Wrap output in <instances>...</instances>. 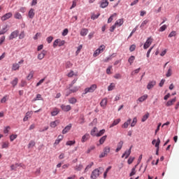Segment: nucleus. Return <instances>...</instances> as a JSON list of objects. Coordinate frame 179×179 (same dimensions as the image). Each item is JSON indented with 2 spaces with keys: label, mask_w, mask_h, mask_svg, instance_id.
Segmentation results:
<instances>
[{
  "label": "nucleus",
  "mask_w": 179,
  "mask_h": 179,
  "mask_svg": "<svg viewBox=\"0 0 179 179\" xmlns=\"http://www.w3.org/2000/svg\"><path fill=\"white\" fill-rule=\"evenodd\" d=\"M171 75H173V70L171 69V66L168 69L166 76V78H170V76H171Z\"/></svg>",
  "instance_id": "35"
},
{
  "label": "nucleus",
  "mask_w": 179,
  "mask_h": 179,
  "mask_svg": "<svg viewBox=\"0 0 179 179\" xmlns=\"http://www.w3.org/2000/svg\"><path fill=\"white\" fill-rule=\"evenodd\" d=\"M26 35L24 34V31H21L19 35L20 40H22Z\"/></svg>",
  "instance_id": "64"
},
{
  "label": "nucleus",
  "mask_w": 179,
  "mask_h": 179,
  "mask_svg": "<svg viewBox=\"0 0 179 179\" xmlns=\"http://www.w3.org/2000/svg\"><path fill=\"white\" fill-rule=\"evenodd\" d=\"M106 50V45H101L98 49L95 50L94 52V57H98V55H100L103 51Z\"/></svg>",
  "instance_id": "3"
},
{
  "label": "nucleus",
  "mask_w": 179,
  "mask_h": 179,
  "mask_svg": "<svg viewBox=\"0 0 179 179\" xmlns=\"http://www.w3.org/2000/svg\"><path fill=\"white\" fill-rule=\"evenodd\" d=\"M110 147L107 146L103 148V152L101 153V155H99L100 159L103 158V157H106V156H107L109 152H110Z\"/></svg>",
  "instance_id": "4"
},
{
  "label": "nucleus",
  "mask_w": 179,
  "mask_h": 179,
  "mask_svg": "<svg viewBox=\"0 0 179 179\" xmlns=\"http://www.w3.org/2000/svg\"><path fill=\"white\" fill-rule=\"evenodd\" d=\"M82 169H83V165H82V164L76 165L74 167V170H76V171H80V170H82Z\"/></svg>",
  "instance_id": "38"
},
{
  "label": "nucleus",
  "mask_w": 179,
  "mask_h": 179,
  "mask_svg": "<svg viewBox=\"0 0 179 179\" xmlns=\"http://www.w3.org/2000/svg\"><path fill=\"white\" fill-rule=\"evenodd\" d=\"M121 122V119H116L113 121V124L110 125V128H113V127H115V125H118Z\"/></svg>",
  "instance_id": "23"
},
{
  "label": "nucleus",
  "mask_w": 179,
  "mask_h": 179,
  "mask_svg": "<svg viewBox=\"0 0 179 179\" xmlns=\"http://www.w3.org/2000/svg\"><path fill=\"white\" fill-rule=\"evenodd\" d=\"M37 100H43V98L41 97V94H38L36 96V98H34L32 101H37Z\"/></svg>",
  "instance_id": "45"
},
{
  "label": "nucleus",
  "mask_w": 179,
  "mask_h": 179,
  "mask_svg": "<svg viewBox=\"0 0 179 179\" xmlns=\"http://www.w3.org/2000/svg\"><path fill=\"white\" fill-rule=\"evenodd\" d=\"M148 99V94H145L141 97H139L138 99V101H139L140 103H142L143 101H145V100H146Z\"/></svg>",
  "instance_id": "26"
},
{
  "label": "nucleus",
  "mask_w": 179,
  "mask_h": 179,
  "mask_svg": "<svg viewBox=\"0 0 179 179\" xmlns=\"http://www.w3.org/2000/svg\"><path fill=\"white\" fill-rule=\"evenodd\" d=\"M9 148V143L8 141L3 142L1 145V149H8Z\"/></svg>",
  "instance_id": "32"
},
{
  "label": "nucleus",
  "mask_w": 179,
  "mask_h": 179,
  "mask_svg": "<svg viewBox=\"0 0 179 179\" xmlns=\"http://www.w3.org/2000/svg\"><path fill=\"white\" fill-rule=\"evenodd\" d=\"M115 57H117V54L113 53L110 56L104 59L103 62H108V61H111V59H113V58H114Z\"/></svg>",
  "instance_id": "17"
},
{
  "label": "nucleus",
  "mask_w": 179,
  "mask_h": 179,
  "mask_svg": "<svg viewBox=\"0 0 179 179\" xmlns=\"http://www.w3.org/2000/svg\"><path fill=\"white\" fill-rule=\"evenodd\" d=\"M17 82H19V79H17V78H15L11 82V85L13 86V87H15V86H16V85H17Z\"/></svg>",
  "instance_id": "46"
},
{
  "label": "nucleus",
  "mask_w": 179,
  "mask_h": 179,
  "mask_svg": "<svg viewBox=\"0 0 179 179\" xmlns=\"http://www.w3.org/2000/svg\"><path fill=\"white\" fill-rule=\"evenodd\" d=\"M107 102H108L107 98L103 99L100 103L101 107L106 108V107H107Z\"/></svg>",
  "instance_id": "16"
},
{
  "label": "nucleus",
  "mask_w": 179,
  "mask_h": 179,
  "mask_svg": "<svg viewBox=\"0 0 179 179\" xmlns=\"http://www.w3.org/2000/svg\"><path fill=\"white\" fill-rule=\"evenodd\" d=\"M134 61H135V56H131L128 59V62L130 64V65L134 64Z\"/></svg>",
  "instance_id": "44"
},
{
  "label": "nucleus",
  "mask_w": 179,
  "mask_h": 179,
  "mask_svg": "<svg viewBox=\"0 0 179 179\" xmlns=\"http://www.w3.org/2000/svg\"><path fill=\"white\" fill-rule=\"evenodd\" d=\"M149 118V113H146L145 115L143 116V118L141 120L142 122H145L146 120Z\"/></svg>",
  "instance_id": "49"
},
{
  "label": "nucleus",
  "mask_w": 179,
  "mask_h": 179,
  "mask_svg": "<svg viewBox=\"0 0 179 179\" xmlns=\"http://www.w3.org/2000/svg\"><path fill=\"white\" fill-rule=\"evenodd\" d=\"M111 69H113V66H109L106 69V73L107 75H111L113 72H111Z\"/></svg>",
  "instance_id": "47"
},
{
  "label": "nucleus",
  "mask_w": 179,
  "mask_h": 179,
  "mask_svg": "<svg viewBox=\"0 0 179 179\" xmlns=\"http://www.w3.org/2000/svg\"><path fill=\"white\" fill-rule=\"evenodd\" d=\"M99 176H100V170L96 169L92 172L91 178L96 179Z\"/></svg>",
  "instance_id": "5"
},
{
  "label": "nucleus",
  "mask_w": 179,
  "mask_h": 179,
  "mask_svg": "<svg viewBox=\"0 0 179 179\" xmlns=\"http://www.w3.org/2000/svg\"><path fill=\"white\" fill-rule=\"evenodd\" d=\"M141 71V68L136 69V70H134V71L131 72V75H136L138 73H139V72Z\"/></svg>",
  "instance_id": "59"
},
{
  "label": "nucleus",
  "mask_w": 179,
  "mask_h": 179,
  "mask_svg": "<svg viewBox=\"0 0 179 179\" xmlns=\"http://www.w3.org/2000/svg\"><path fill=\"white\" fill-rule=\"evenodd\" d=\"M16 138H17V134H13L11 136H10V142H13L14 139H16Z\"/></svg>",
  "instance_id": "60"
},
{
  "label": "nucleus",
  "mask_w": 179,
  "mask_h": 179,
  "mask_svg": "<svg viewBox=\"0 0 179 179\" xmlns=\"http://www.w3.org/2000/svg\"><path fill=\"white\" fill-rule=\"evenodd\" d=\"M108 6V1L102 0L100 3V8H104Z\"/></svg>",
  "instance_id": "12"
},
{
  "label": "nucleus",
  "mask_w": 179,
  "mask_h": 179,
  "mask_svg": "<svg viewBox=\"0 0 179 179\" xmlns=\"http://www.w3.org/2000/svg\"><path fill=\"white\" fill-rule=\"evenodd\" d=\"M76 142L75 141H67L66 145L67 146H72V145H75Z\"/></svg>",
  "instance_id": "58"
},
{
  "label": "nucleus",
  "mask_w": 179,
  "mask_h": 179,
  "mask_svg": "<svg viewBox=\"0 0 179 179\" xmlns=\"http://www.w3.org/2000/svg\"><path fill=\"white\" fill-rule=\"evenodd\" d=\"M106 134V129H102L99 131V133H96V136H101L102 135H104Z\"/></svg>",
  "instance_id": "53"
},
{
  "label": "nucleus",
  "mask_w": 179,
  "mask_h": 179,
  "mask_svg": "<svg viewBox=\"0 0 179 179\" xmlns=\"http://www.w3.org/2000/svg\"><path fill=\"white\" fill-rule=\"evenodd\" d=\"M97 89V85L93 84L90 87L84 90L83 94H87V93H93Z\"/></svg>",
  "instance_id": "1"
},
{
  "label": "nucleus",
  "mask_w": 179,
  "mask_h": 179,
  "mask_svg": "<svg viewBox=\"0 0 179 179\" xmlns=\"http://www.w3.org/2000/svg\"><path fill=\"white\" fill-rule=\"evenodd\" d=\"M6 31H8V25L4 26L0 31V34H5Z\"/></svg>",
  "instance_id": "40"
},
{
  "label": "nucleus",
  "mask_w": 179,
  "mask_h": 179,
  "mask_svg": "<svg viewBox=\"0 0 179 179\" xmlns=\"http://www.w3.org/2000/svg\"><path fill=\"white\" fill-rule=\"evenodd\" d=\"M80 87L78 86L69 88L71 93H76L79 90Z\"/></svg>",
  "instance_id": "28"
},
{
  "label": "nucleus",
  "mask_w": 179,
  "mask_h": 179,
  "mask_svg": "<svg viewBox=\"0 0 179 179\" xmlns=\"http://www.w3.org/2000/svg\"><path fill=\"white\" fill-rule=\"evenodd\" d=\"M88 33H89V30H87V29L86 28H84L80 31V36H87Z\"/></svg>",
  "instance_id": "24"
},
{
  "label": "nucleus",
  "mask_w": 179,
  "mask_h": 179,
  "mask_svg": "<svg viewBox=\"0 0 179 179\" xmlns=\"http://www.w3.org/2000/svg\"><path fill=\"white\" fill-rule=\"evenodd\" d=\"M12 13H7L6 14L1 17V20H3V22H5V20H8V19H10Z\"/></svg>",
  "instance_id": "10"
},
{
  "label": "nucleus",
  "mask_w": 179,
  "mask_h": 179,
  "mask_svg": "<svg viewBox=\"0 0 179 179\" xmlns=\"http://www.w3.org/2000/svg\"><path fill=\"white\" fill-rule=\"evenodd\" d=\"M90 138V135H89V134H85L84 136H83L81 142L83 143H85V142H87V141H89Z\"/></svg>",
  "instance_id": "15"
},
{
  "label": "nucleus",
  "mask_w": 179,
  "mask_h": 179,
  "mask_svg": "<svg viewBox=\"0 0 179 179\" xmlns=\"http://www.w3.org/2000/svg\"><path fill=\"white\" fill-rule=\"evenodd\" d=\"M61 108L63 111H65L66 113H68V111H71V110H72V107H71L70 105L62 104L61 106Z\"/></svg>",
  "instance_id": "7"
},
{
  "label": "nucleus",
  "mask_w": 179,
  "mask_h": 179,
  "mask_svg": "<svg viewBox=\"0 0 179 179\" xmlns=\"http://www.w3.org/2000/svg\"><path fill=\"white\" fill-rule=\"evenodd\" d=\"M67 76L69 78H73V76H78V72L76 73L73 72V71L71 70L70 72L67 74Z\"/></svg>",
  "instance_id": "27"
},
{
  "label": "nucleus",
  "mask_w": 179,
  "mask_h": 179,
  "mask_svg": "<svg viewBox=\"0 0 179 179\" xmlns=\"http://www.w3.org/2000/svg\"><path fill=\"white\" fill-rule=\"evenodd\" d=\"M131 150H132V146L130 147L129 150H127L124 152V153L122 155V158L124 159V157H125V159H128V157H129V155H131Z\"/></svg>",
  "instance_id": "8"
},
{
  "label": "nucleus",
  "mask_w": 179,
  "mask_h": 179,
  "mask_svg": "<svg viewBox=\"0 0 179 179\" xmlns=\"http://www.w3.org/2000/svg\"><path fill=\"white\" fill-rule=\"evenodd\" d=\"M176 36H177V33L176 32V31H172L169 34V38H171V37H176Z\"/></svg>",
  "instance_id": "56"
},
{
  "label": "nucleus",
  "mask_w": 179,
  "mask_h": 179,
  "mask_svg": "<svg viewBox=\"0 0 179 179\" xmlns=\"http://www.w3.org/2000/svg\"><path fill=\"white\" fill-rule=\"evenodd\" d=\"M136 166L138 165H136L134 168H132L131 172L129 174L130 177H132L133 176H135L136 174Z\"/></svg>",
  "instance_id": "31"
},
{
  "label": "nucleus",
  "mask_w": 179,
  "mask_h": 179,
  "mask_svg": "<svg viewBox=\"0 0 179 179\" xmlns=\"http://www.w3.org/2000/svg\"><path fill=\"white\" fill-rule=\"evenodd\" d=\"M20 68V66L17 63H14L12 65V71H19V69Z\"/></svg>",
  "instance_id": "21"
},
{
  "label": "nucleus",
  "mask_w": 179,
  "mask_h": 179,
  "mask_svg": "<svg viewBox=\"0 0 179 179\" xmlns=\"http://www.w3.org/2000/svg\"><path fill=\"white\" fill-rule=\"evenodd\" d=\"M107 139V136H103L99 139V143L100 145H103L104 142H106V140Z\"/></svg>",
  "instance_id": "39"
},
{
  "label": "nucleus",
  "mask_w": 179,
  "mask_h": 179,
  "mask_svg": "<svg viewBox=\"0 0 179 179\" xmlns=\"http://www.w3.org/2000/svg\"><path fill=\"white\" fill-rule=\"evenodd\" d=\"M160 145V138H157V141L155 144V148H157L156 155H159V146Z\"/></svg>",
  "instance_id": "29"
},
{
  "label": "nucleus",
  "mask_w": 179,
  "mask_h": 179,
  "mask_svg": "<svg viewBox=\"0 0 179 179\" xmlns=\"http://www.w3.org/2000/svg\"><path fill=\"white\" fill-rule=\"evenodd\" d=\"M14 17L15 19H18L20 20L23 19V17L22 16V14H20V13H15V14L14 15Z\"/></svg>",
  "instance_id": "33"
},
{
  "label": "nucleus",
  "mask_w": 179,
  "mask_h": 179,
  "mask_svg": "<svg viewBox=\"0 0 179 179\" xmlns=\"http://www.w3.org/2000/svg\"><path fill=\"white\" fill-rule=\"evenodd\" d=\"M35 15H36V13L34 12V9L31 8L28 13V17H29V19H33Z\"/></svg>",
  "instance_id": "14"
},
{
  "label": "nucleus",
  "mask_w": 179,
  "mask_h": 179,
  "mask_svg": "<svg viewBox=\"0 0 179 179\" xmlns=\"http://www.w3.org/2000/svg\"><path fill=\"white\" fill-rule=\"evenodd\" d=\"M131 119H129L127 122H125L122 126V128H128V126L129 125V124H131Z\"/></svg>",
  "instance_id": "30"
},
{
  "label": "nucleus",
  "mask_w": 179,
  "mask_h": 179,
  "mask_svg": "<svg viewBox=\"0 0 179 179\" xmlns=\"http://www.w3.org/2000/svg\"><path fill=\"white\" fill-rule=\"evenodd\" d=\"M96 149V146L95 145H91L87 150V153L89 154L90 153V152H92V150H94Z\"/></svg>",
  "instance_id": "48"
},
{
  "label": "nucleus",
  "mask_w": 179,
  "mask_h": 179,
  "mask_svg": "<svg viewBox=\"0 0 179 179\" xmlns=\"http://www.w3.org/2000/svg\"><path fill=\"white\" fill-rule=\"evenodd\" d=\"M58 125H59V120H58L50 122L51 128H55L56 127H58Z\"/></svg>",
  "instance_id": "18"
},
{
  "label": "nucleus",
  "mask_w": 179,
  "mask_h": 179,
  "mask_svg": "<svg viewBox=\"0 0 179 179\" xmlns=\"http://www.w3.org/2000/svg\"><path fill=\"white\" fill-rule=\"evenodd\" d=\"M78 101V100L76 99V98L75 97H72V98H70L69 99V103L70 104H76V103Z\"/></svg>",
  "instance_id": "34"
},
{
  "label": "nucleus",
  "mask_w": 179,
  "mask_h": 179,
  "mask_svg": "<svg viewBox=\"0 0 179 179\" xmlns=\"http://www.w3.org/2000/svg\"><path fill=\"white\" fill-rule=\"evenodd\" d=\"M19 167V164H12L10 166V169H11V171H13V170L15 171H16L17 169Z\"/></svg>",
  "instance_id": "37"
},
{
  "label": "nucleus",
  "mask_w": 179,
  "mask_h": 179,
  "mask_svg": "<svg viewBox=\"0 0 179 179\" xmlns=\"http://www.w3.org/2000/svg\"><path fill=\"white\" fill-rule=\"evenodd\" d=\"M97 127H94L93 129L91 131L92 136H97Z\"/></svg>",
  "instance_id": "36"
},
{
  "label": "nucleus",
  "mask_w": 179,
  "mask_h": 179,
  "mask_svg": "<svg viewBox=\"0 0 179 179\" xmlns=\"http://www.w3.org/2000/svg\"><path fill=\"white\" fill-rule=\"evenodd\" d=\"M71 128H72V124H69V125H67L62 131V134H68V132H69V131H71Z\"/></svg>",
  "instance_id": "13"
},
{
  "label": "nucleus",
  "mask_w": 179,
  "mask_h": 179,
  "mask_svg": "<svg viewBox=\"0 0 179 179\" xmlns=\"http://www.w3.org/2000/svg\"><path fill=\"white\" fill-rule=\"evenodd\" d=\"M117 16V13H113L108 20V23H111L113 20V17H115Z\"/></svg>",
  "instance_id": "42"
},
{
  "label": "nucleus",
  "mask_w": 179,
  "mask_h": 179,
  "mask_svg": "<svg viewBox=\"0 0 179 179\" xmlns=\"http://www.w3.org/2000/svg\"><path fill=\"white\" fill-rule=\"evenodd\" d=\"M76 82H78V78L74 79L71 83L69 85V89H71V87H72V86L74 85L75 83H76Z\"/></svg>",
  "instance_id": "62"
},
{
  "label": "nucleus",
  "mask_w": 179,
  "mask_h": 179,
  "mask_svg": "<svg viewBox=\"0 0 179 179\" xmlns=\"http://www.w3.org/2000/svg\"><path fill=\"white\" fill-rule=\"evenodd\" d=\"M152 43H153V38L152 36H150L147 38L145 43L143 45L144 50H148L152 45Z\"/></svg>",
  "instance_id": "2"
},
{
  "label": "nucleus",
  "mask_w": 179,
  "mask_h": 179,
  "mask_svg": "<svg viewBox=\"0 0 179 179\" xmlns=\"http://www.w3.org/2000/svg\"><path fill=\"white\" fill-rule=\"evenodd\" d=\"M58 45H59V39H56L53 43V47L56 48Z\"/></svg>",
  "instance_id": "51"
},
{
  "label": "nucleus",
  "mask_w": 179,
  "mask_h": 179,
  "mask_svg": "<svg viewBox=\"0 0 179 179\" xmlns=\"http://www.w3.org/2000/svg\"><path fill=\"white\" fill-rule=\"evenodd\" d=\"M122 24H124V20L123 19H120L117 20L115 23V26H122Z\"/></svg>",
  "instance_id": "25"
},
{
  "label": "nucleus",
  "mask_w": 179,
  "mask_h": 179,
  "mask_svg": "<svg viewBox=\"0 0 179 179\" xmlns=\"http://www.w3.org/2000/svg\"><path fill=\"white\" fill-rule=\"evenodd\" d=\"M45 54H47V52H45V50H43L41 54L38 55V59H43L44 57H45Z\"/></svg>",
  "instance_id": "22"
},
{
  "label": "nucleus",
  "mask_w": 179,
  "mask_h": 179,
  "mask_svg": "<svg viewBox=\"0 0 179 179\" xmlns=\"http://www.w3.org/2000/svg\"><path fill=\"white\" fill-rule=\"evenodd\" d=\"M148 23H149V20H145L141 24L140 27L141 29H143V27H145Z\"/></svg>",
  "instance_id": "41"
},
{
  "label": "nucleus",
  "mask_w": 179,
  "mask_h": 179,
  "mask_svg": "<svg viewBox=\"0 0 179 179\" xmlns=\"http://www.w3.org/2000/svg\"><path fill=\"white\" fill-rule=\"evenodd\" d=\"M136 49V45L135 44H133L130 46L129 51L130 52H134V51H135Z\"/></svg>",
  "instance_id": "54"
},
{
  "label": "nucleus",
  "mask_w": 179,
  "mask_h": 179,
  "mask_svg": "<svg viewBox=\"0 0 179 179\" xmlns=\"http://www.w3.org/2000/svg\"><path fill=\"white\" fill-rule=\"evenodd\" d=\"M18 36H19V31L17 30L13 31L8 36V40H13V38H16Z\"/></svg>",
  "instance_id": "6"
},
{
  "label": "nucleus",
  "mask_w": 179,
  "mask_h": 179,
  "mask_svg": "<svg viewBox=\"0 0 179 179\" xmlns=\"http://www.w3.org/2000/svg\"><path fill=\"white\" fill-rule=\"evenodd\" d=\"M134 160H135V157H130L127 161L128 164H132Z\"/></svg>",
  "instance_id": "57"
},
{
  "label": "nucleus",
  "mask_w": 179,
  "mask_h": 179,
  "mask_svg": "<svg viewBox=\"0 0 179 179\" xmlns=\"http://www.w3.org/2000/svg\"><path fill=\"white\" fill-rule=\"evenodd\" d=\"M177 101V98L175 97L171 100H169L167 101V103H166V107H171V106H173V104H174V103Z\"/></svg>",
  "instance_id": "11"
},
{
  "label": "nucleus",
  "mask_w": 179,
  "mask_h": 179,
  "mask_svg": "<svg viewBox=\"0 0 179 179\" xmlns=\"http://www.w3.org/2000/svg\"><path fill=\"white\" fill-rule=\"evenodd\" d=\"M8 101V95L4 96L1 100V103H6V101Z\"/></svg>",
  "instance_id": "61"
},
{
  "label": "nucleus",
  "mask_w": 179,
  "mask_h": 179,
  "mask_svg": "<svg viewBox=\"0 0 179 179\" xmlns=\"http://www.w3.org/2000/svg\"><path fill=\"white\" fill-rule=\"evenodd\" d=\"M124 145V141H120L118 143H117V148L115 150V152L117 153V152L119 150H120L121 149H122V145Z\"/></svg>",
  "instance_id": "20"
},
{
  "label": "nucleus",
  "mask_w": 179,
  "mask_h": 179,
  "mask_svg": "<svg viewBox=\"0 0 179 179\" xmlns=\"http://www.w3.org/2000/svg\"><path fill=\"white\" fill-rule=\"evenodd\" d=\"M155 86H156V80L150 81L147 85V89L150 90V89H153Z\"/></svg>",
  "instance_id": "9"
},
{
  "label": "nucleus",
  "mask_w": 179,
  "mask_h": 179,
  "mask_svg": "<svg viewBox=\"0 0 179 179\" xmlns=\"http://www.w3.org/2000/svg\"><path fill=\"white\" fill-rule=\"evenodd\" d=\"M58 114H59V109H58V108H55L51 112V115L52 117H55V115H58Z\"/></svg>",
  "instance_id": "19"
},
{
  "label": "nucleus",
  "mask_w": 179,
  "mask_h": 179,
  "mask_svg": "<svg viewBox=\"0 0 179 179\" xmlns=\"http://www.w3.org/2000/svg\"><path fill=\"white\" fill-rule=\"evenodd\" d=\"M82 48H83V45H80L77 48V51L76 52V55H79V52H80V50H82Z\"/></svg>",
  "instance_id": "52"
},
{
  "label": "nucleus",
  "mask_w": 179,
  "mask_h": 179,
  "mask_svg": "<svg viewBox=\"0 0 179 179\" xmlns=\"http://www.w3.org/2000/svg\"><path fill=\"white\" fill-rule=\"evenodd\" d=\"M36 145V142L34 141H31L28 145V148L30 149V148H34Z\"/></svg>",
  "instance_id": "50"
},
{
  "label": "nucleus",
  "mask_w": 179,
  "mask_h": 179,
  "mask_svg": "<svg viewBox=\"0 0 179 179\" xmlns=\"http://www.w3.org/2000/svg\"><path fill=\"white\" fill-rule=\"evenodd\" d=\"M115 87V83H111L108 87V92H111V90H114V88Z\"/></svg>",
  "instance_id": "43"
},
{
  "label": "nucleus",
  "mask_w": 179,
  "mask_h": 179,
  "mask_svg": "<svg viewBox=\"0 0 179 179\" xmlns=\"http://www.w3.org/2000/svg\"><path fill=\"white\" fill-rule=\"evenodd\" d=\"M73 65V64L71 62H66L65 66H66V69H68L69 68H72Z\"/></svg>",
  "instance_id": "55"
},
{
  "label": "nucleus",
  "mask_w": 179,
  "mask_h": 179,
  "mask_svg": "<svg viewBox=\"0 0 179 179\" xmlns=\"http://www.w3.org/2000/svg\"><path fill=\"white\" fill-rule=\"evenodd\" d=\"M166 29H167V25L164 24L163 26H162L159 28V31H164V30H166Z\"/></svg>",
  "instance_id": "63"
}]
</instances>
